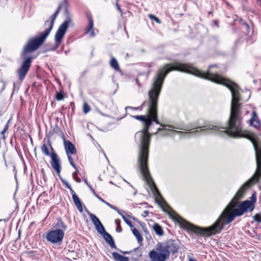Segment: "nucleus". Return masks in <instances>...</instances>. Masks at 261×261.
<instances>
[{
	"instance_id": "obj_6",
	"label": "nucleus",
	"mask_w": 261,
	"mask_h": 261,
	"mask_svg": "<svg viewBox=\"0 0 261 261\" xmlns=\"http://www.w3.org/2000/svg\"><path fill=\"white\" fill-rule=\"evenodd\" d=\"M64 236V232L60 229H56L49 231L46 236L47 240L54 244H60Z\"/></svg>"
},
{
	"instance_id": "obj_32",
	"label": "nucleus",
	"mask_w": 261,
	"mask_h": 261,
	"mask_svg": "<svg viewBox=\"0 0 261 261\" xmlns=\"http://www.w3.org/2000/svg\"><path fill=\"white\" fill-rule=\"evenodd\" d=\"M72 176H73V178L74 179V180L75 181H76L77 182H81V180L80 178H78L76 176V172H74V173H73Z\"/></svg>"
},
{
	"instance_id": "obj_11",
	"label": "nucleus",
	"mask_w": 261,
	"mask_h": 261,
	"mask_svg": "<svg viewBox=\"0 0 261 261\" xmlns=\"http://www.w3.org/2000/svg\"><path fill=\"white\" fill-rule=\"evenodd\" d=\"M49 148L51 149V152H53L54 149L53 148L49 141H48V145L46 144L45 143H43L41 146V151L42 152L47 156H50L51 153L49 152Z\"/></svg>"
},
{
	"instance_id": "obj_41",
	"label": "nucleus",
	"mask_w": 261,
	"mask_h": 261,
	"mask_svg": "<svg viewBox=\"0 0 261 261\" xmlns=\"http://www.w3.org/2000/svg\"><path fill=\"white\" fill-rule=\"evenodd\" d=\"M161 125L163 126L162 129H165V128H164V127L166 126L165 125H164L163 124H161Z\"/></svg>"
},
{
	"instance_id": "obj_35",
	"label": "nucleus",
	"mask_w": 261,
	"mask_h": 261,
	"mask_svg": "<svg viewBox=\"0 0 261 261\" xmlns=\"http://www.w3.org/2000/svg\"><path fill=\"white\" fill-rule=\"evenodd\" d=\"M116 7H117V10H118L120 12H122V10H121V8H120V6H119V4H118V2H116Z\"/></svg>"
},
{
	"instance_id": "obj_43",
	"label": "nucleus",
	"mask_w": 261,
	"mask_h": 261,
	"mask_svg": "<svg viewBox=\"0 0 261 261\" xmlns=\"http://www.w3.org/2000/svg\"><path fill=\"white\" fill-rule=\"evenodd\" d=\"M136 82H137V84L138 85H140V84L139 83V81L138 80H136Z\"/></svg>"
},
{
	"instance_id": "obj_28",
	"label": "nucleus",
	"mask_w": 261,
	"mask_h": 261,
	"mask_svg": "<svg viewBox=\"0 0 261 261\" xmlns=\"http://www.w3.org/2000/svg\"><path fill=\"white\" fill-rule=\"evenodd\" d=\"M148 17L149 18H150L152 20H154L155 22H156L158 23H161V21L160 20L157 18L156 17H155V16H154L152 14H149L148 15Z\"/></svg>"
},
{
	"instance_id": "obj_16",
	"label": "nucleus",
	"mask_w": 261,
	"mask_h": 261,
	"mask_svg": "<svg viewBox=\"0 0 261 261\" xmlns=\"http://www.w3.org/2000/svg\"><path fill=\"white\" fill-rule=\"evenodd\" d=\"M132 230L133 231L134 235L137 238L138 242L139 243H141L143 241V238L142 237L141 234L139 231V230L137 229H136V228H134V227L133 228H132Z\"/></svg>"
},
{
	"instance_id": "obj_7",
	"label": "nucleus",
	"mask_w": 261,
	"mask_h": 261,
	"mask_svg": "<svg viewBox=\"0 0 261 261\" xmlns=\"http://www.w3.org/2000/svg\"><path fill=\"white\" fill-rule=\"evenodd\" d=\"M32 62V58L29 57L26 58L23 62L21 66L18 70V76L20 81H22L25 77L27 72H28L31 64Z\"/></svg>"
},
{
	"instance_id": "obj_8",
	"label": "nucleus",
	"mask_w": 261,
	"mask_h": 261,
	"mask_svg": "<svg viewBox=\"0 0 261 261\" xmlns=\"http://www.w3.org/2000/svg\"><path fill=\"white\" fill-rule=\"evenodd\" d=\"M50 157L51 159L50 164L52 167L58 174H60L61 172V166L58 155L56 153L52 152H51Z\"/></svg>"
},
{
	"instance_id": "obj_24",
	"label": "nucleus",
	"mask_w": 261,
	"mask_h": 261,
	"mask_svg": "<svg viewBox=\"0 0 261 261\" xmlns=\"http://www.w3.org/2000/svg\"><path fill=\"white\" fill-rule=\"evenodd\" d=\"M115 222V223L117 225V227L116 228V231L117 232H121L122 230V229L120 226V220L119 219H116Z\"/></svg>"
},
{
	"instance_id": "obj_3",
	"label": "nucleus",
	"mask_w": 261,
	"mask_h": 261,
	"mask_svg": "<svg viewBox=\"0 0 261 261\" xmlns=\"http://www.w3.org/2000/svg\"><path fill=\"white\" fill-rule=\"evenodd\" d=\"M60 10V6H59L56 12L52 15V19L50 22L46 21V25H48L49 28L46 29L38 37L31 39L29 40L27 44L24 47L22 53V56L24 57L27 53H32L36 50L44 41L51 31L54 24V21L57 17Z\"/></svg>"
},
{
	"instance_id": "obj_25",
	"label": "nucleus",
	"mask_w": 261,
	"mask_h": 261,
	"mask_svg": "<svg viewBox=\"0 0 261 261\" xmlns=\"http://www.w3.org/2000/svg\"><path fill=\"white\" fill-rule=\"evenodd\" d=\"M253 219L256 222L261 223V214H256L253 217Z\"/></svg>"
},
{
	"instance_id": "obj_46",
	"label": "nucleus",
	"mask_w": 261,
	"mask_h": 261,
	"mask_svg": "<svg viewBox=\"0 0 261 261\" xmlns=\"http://www.w3.org/2000/svg\"><path fill=\"white\" fill-rule=\"evenodd\" d=\"M202 127H203L199 126V127H198V128H202Z\"/></svg>"
},
{
	"instance_id": "obj_23",
	"label": "nucleus",
	"mask_w": 261,
	"mask_h": 261,
	"mask_svg": "<svg viewBox=\"0 0 261 261\" xmlns=\"http://www.w3.org/2000/svg\"><path fill=\"white\" fill-rule=\"evenodd\" d=\"M90 111V107L88 104L85 102L83 105V112L84 113L87 114Z\"/></svg>"
},
{
	"instance_id": "obj_47",
	"label": "nucleus",
	"mask_w": 261,
	"mask_h": 261,
	"mask_svg": "<svg viewBox=\"0 0 261 261\" xmlns=\"http://www.w3.org/2000/svg\"><path fill=\"white\" fill-rule=\"evenodd\" d=\"M116 2H118V0H116Z\"/></svg>"
},
{
	"instance_id": "obj_12",
	"label": "nucleus",
	"mask_w": 261,
	"mask_h": 261,
	"mask_svg": "<svg viewBox=\"0 0 261 261\" xmlns=\"http://www.w3.org/2000/svg\"><path fill=\"white\" fill-rule=\"evenodd\" d=\"M100 233L103 234L105 240L107 242L109 243V244L112 248L115 247L113 239L109 233L106 232L105 231L103 232Z\"/></svg>"
},
{
	"instance_id": "obj_10",
	"label": "nucleus",
	"mask_w": 261,
	"mask_h": 261,
	"mask_svg": "<svg viewBox=\"0 0 261 261\" xmlns=\"http://www.w3.org/2000/svg\"><path fill=\"white\" fill-rule=\"evenodd\" d=\"M64 146H65V149L66 150V152L67 154V155H69V154H74L76 153V149L72 143H71L69 141H65L64 140Z\"/></svg>"
},
{
	"instance_id": "obj_13",
	"label": "nucleus",
	"mask_w": 261,
	"mask_h": 261,
	"mask_svg": "<svg viewBox=\"0 0 261 261\" xmlns=\"http://www.w3.org/2000/svg\"><path fill=\"white\" fill-rule=\"evenodd\" d=\"M72 199L78 210L80 212H83V210L82 203L78 196L76 195H73V197H72Z\"/></svg>"
},
{
	"instance_id": "obj_1",
	"label": "nucleus",
	"mask_w": 261,
	"mask_h": 261,
	"mask_svg": "<svg viewBox=\"0 0 261 261\" xmlns=\"http://www.w3.org/2000/svg\"><path fill=\"white\" fill-rule=\"evenodd\" d=\"M239 110L240 109L236 110L234 105H232L230 117L228 121L227 129H226L227 127L221 125H211V127L200 129V131L204 132L205 134H211L222 137L246 138L251 142L255 150L257 165L255 173L247 182L239 189L219 219L213 225L208 228H200L189 223L182 219L167 205L164 201L160 203L164 211L167 212L170 217L177 222L181 227L195 233L210 236L219 233L224 228V225L232 221L235 217L242 215L247 211L251 212L254 208V204L256 202V197L254 195L251 197V200L244 201L239 205L238 208H236L238 201L242 198L246 188L252 183L258 181L261 175V141L258 139L252 136L248 131L242 129Z\"/></svg>"
},
{
	"instance_id": "obj_14",
	"label": "nucleus",
	"mask_w": 261,
	"mask_h": 261,
	"mask_svg": "<svg viewBox=\"0 0 261 261\" xmlns=\"http://www.w3.org/2000/svg\"><path fill=\"white\" fill-rule=\"evenodd\" d=\"M112 255L116 261H129L127 257L121 255L117 252H113Z\"/></svg>"
},
{
	"instance_id": "obj_15",
	"label": "nucleus",
	"mask_w": 261,
	"mask_h": 261,
	"mask_svg": "<svg viewBox=\"0 0 261 261\" xmlns=\"http://www.w3.org/2000/svg\"><path fill=\"white\" fill-rule=\"evenodd\" d=\"M110 65L117 71H120V69L119 67V64L116 59L114 57H112L110 61Z\"/></svg>"
},
{
	"instance_id": "obj_36",
	"label": "nucleus",
	"mask_w": 261,
	"mask_h": 261,
	"mask_svg": "<svg viewBox=\"0 0 261 261\" xmlns=\"http://www.w3.org/2000/svg\"><path fill=\"white\" fill-rule=\"evenodd\" d=\"M71 194H72V197H73V195H76L73 190L72 189L71 187H70V189H69Z\"/></svg>"
},
{
	"instance_id": "obj_4",
	"label": "nucleus",
	"mask_w": 261,
	"mask_h": 261,
	"mask_svg": "<svg viewBox=\"0 0 261 261\" xmlns=\"http://www.w3.org/2000/svg\"><path fill=\"white\" fill-rule=\"evenodd\" d=\"M65 14L66 18L64 22L60 25L55 35V42L57 46L60 45L68 27H73L74 26L72 18L67 10H66Z\"/></svg>"
},
{
	"instance_id": "obj_18",
	"label": "nucleus",
	"mask_w": 261,
	"mask_h": 261,
	"mask_svg": "<svg viewBox=\"0 0 261 261\" xmlns=\"http://www.w3.org/2000/svg\"><path fill=\"white\" fill-rule=\"evenodd\" d=\"M87 34L89 35L90 37L95 36L94 29H93V22L92 19L89 20V30H87Z\"/></svg>"
},
{
	"instance_id": "obj_30",
	"label": "nucleus",
	"mask_w": 261,
	"mask_h": 261,
	"mask_svg": "<svg viewBox=\"0 0 261 261\" xmlns=\"http://www.w3.org/2000/svg\"><path fill=\"white\" fill-rule=\"evenodd\" d=\"M250 125L255 128H257L259 126V120H255V122H252V124H250Z\"/></svg>"
},
{
	"instance_id": "obj_17",
	"label": "nucleus",
	"mask_w": 261,
	"mask_h": 261,
	"mask_svg": "<svg viewBox=\"0 0 261 261\" xmlns=\"http://www.w3.org/2000/svg\"><path fill=\"white\" fill-rule=\"evenodd\" d=\"M153 229L156 234L159 236H162L164 234L163 230L162 227L158 224H154L153 226Z\"/></svg>"
},
{
	"instance_id": "obj_29",
	"label": "nucleus",
	"mask_w": 261,
	"mask_h": 261,
	"mask_svg": "<svg viewBox=\"0 0 261 261\" xmlns=\"http://www.w3.org/2000/svg\"><path fill=\"white\" fill-rule=\"evenodd\" d=\"M56 98L57 100H62L64 99V96L61 93H57L56 95Z\"/></svg>"
},
{
	"instance_id": "obj_37",
	"label": "nucleus",
	"mask_w": 261,
	"mask_h": 261,
	"mask_svg": "<svg viewBox=\"0 0 261 261\" xmlns=\"http://www.w3.org/2000/svg\"><path fill=\"white\" fill-rule=\"evenodd\" d=\"M96 196L98 198V199L99 200H100L101 201H102V202L105 203V202H106V201H105L104 200H103L101 198H100V197H99L98 196H97V195H96Z\"/></svg>"
},
{
	"instance_id": "obj_20",
	"label": "nucleus",
	"mask_w": 261,
	"mask_h": 261,
	"mask_svg": "<svg viewBox=\"0 0 261 261\" xmlns=\"http://www.w3.org/2000/svg\"><path fill=\"white\" fill-rule=\"evenodd\" d=\"M122 217V218H123V219L124 220V221H125V222L132 228L133 227V225L132 224V222H131L130 220H129V219H128L127 218V217L124 216L123 214H122L121 213V215H120Z\"/></svg>"
},
{
	"instance_id": "obj_22",
	"label": "nucleus",
	"mask_w": 261,
	"mask_h": 261,
	"mask_svg": "<svg viewBox=\"0 0 261 261\" xmlns=\"http://www.w3.org/2000/svg\"><path fill=\"white\" fill-rule=\"evenodd\" d=\"M176 133H178V134H186V132H179V131H177V130H173L172 129H169V130H167L166 135H174V134H176Z\"/></svg>"
},
{
	"instance_id": "obj_33",
	"label": "nucleus",
	"mask_w": 261,
	"mask_h": 261,
	"mask_svg": "<svg viewBox=\"0 0 261 261\" xmlns=\"http://www.w3.org/2000/svg\"><path fill=\"white\" fill-rule=\"evenodd\" d=\"M62 182L68 189H70L71 186L66 180H62Z\"/></svg>"
},
{
	"instance_id": "obj_39",
	"label": "nucleus",
	"mask_w": 261,
	"mask_h": 261,
	"mask_svg": "<svg viewBox=\"0 0 261 261\" xmlns=\"http://www.w3.org/2000/svg\"><path fill=\"white\" fill-rule=\"evenodd\" d=\"M168 126H169V127H170V128H175V127H174V126H172V125H168Z\"/></svg>"
},
{
	"instance_id": "obj_26",
	"label": "nucleus",
	"mask_w": 261,
	"mask_h": 261,
	"mask_svg": "<svg viewBox=\"0 0 261 261\" xmlns=\"http://www.w3.org/2000/svg\"><path fill=\"white\" fill-rule=\"evenodd\" d=\"M9 121H8L7 122V123H6V124L5 126V127H4V129L1 132V134L3 136V139H5V136L4 134L7 132V130H8V129L9 128Z\"/></svg>"
},
{
	"instance_id": "obj_2",
	"label": "nucleus",
	"mask_w": 261,
	"mask_h": 261,
	"mask_svg": "<svg viewBox=\"0 0 261 261\" xmlns=\"http://www.w3.org/2000/svg\"><path fill=\"white\" fill-rule=\"evenodd\" d=\"M216 67L211 65L206 72H203L188 64L175 63L173 64H167L160 69L154 77L150 90L148 92L149 100L148 102V116L137 115L133 116L136 119L144 122V128L136 134L141 140L140 149L138 157V163L141 174L153 193L156 200L160 203L164 202V199L158 190L152 178H151L147 166L150 135L148 129L152 121L159 124L157 118V106L158 98L160 94L162 85L166 75L171 71L177 70L190 73L198 77L210 80L217 84L224 85L227 87L231 93V109L233 102L236 110L240 108L239 101L241 100L240 88L237 85L229 80L221 76L213 71L212 69Z\"/></svg>"
},
{
	"instance_id": "obj_38",
	"label": "nucleus",
	"mask_w": 261,
	"mask_h": 261,
	"mask_svg": "<svg viewBox=\"0 0 261 261\" xmlns=\"http://www.w3.org/2000/svg\"><path fill=\"white\" fill-rule=\"evenodd\" d=\"M89 30V23L88 24V27L85 29L86 33H87V30Z\"/></svg>"
},
{
	"instance_id": "obj_42",
	"label": "nucleus",
	"mask_w": 261,
	"mask_h": 261,
	"mask_svg": "<svg viewBox=\"0 0 261 261\" xmlns=\"http://www.w3.org/2000/svg\"><path fill=\"white\" fill-rule=\"evenodd\" d=\"M189 261H196V260H194L193 259H192V258H190L189 259Z\"/></svg>"
},
{
	"instance_id": "obj_45",
	"label": "nucleus",
	"mask_w": 261,
	"mask_h": 261,
	"mask_svg": "<svg viewBox=\"0 0 261 261\" xmlns=\"http://www.w3.org/2000/svg\"><path fill=\"white\" fill-rule=\"evenodd\" d=\"M144 213H146V215H147V213H147V212H146V211H144Z\"/></svg>"
},
{
	"instance_id": "obj_27",
	"label": "nucleus",
	"mask_w": 261,
	"mask_h": 261,
	"mask_svg": "<svg viewBox=\"0 0 261 261\" xmlns=\"http://www.w3.org/2000/svg\"><path fill=\"white\" fill-rule=\"evenodd\" d=\"M105 203L108 206H109L110 207H111V208L114 210L115 211H116V212H118V213L119 214V215H121V212L118 210V208H117L116 207L113 206V205L109 203L108 202H105Z\"/></svg>"
},
{
	"instance_id": "obj_44",
	"label": "nucleus",
	"mask_w": 261,
	"mask_h": 261,
	"mask_svg": "<svg viewBox=\"0 0 261 261\" xmlns=\"http://www.w3.org/2000/svg\"><path fill=\"white\" fill-rule=\"evenodd\" d=\"M85 183H86V184L88 186V187H90V188H91V186H89V185L88 184V183H87V181H86V180H85Z\"/></svg>"
},
{
	"instance_id": "obj_9",
	"label": "nucleus",
	"mask_w": 261,
	"mask_h": 261,
	"mask_svg": "<svg viewBox=\"0 0 261 261\" xmlns=\"http://www.w3.org/2000/svg\"><path fill=\"white\" fill-rule=\"evenodd\" d=\"M91 221L94 224L95 228L99 233H102L105 231V228L102 225L99 219L94 214L88 213Z\"/></svg>"
},
{
	"instance_id": "obj_31",
	"label": "nucleus",
	"mask_w": 261,
	"mask_h": 261,
	"mask_svg": "<svg viewBox=\"0 0 261 261\" xmlns=\"http://www.w3.org/2000/svg\"><path fill=\"white\" fill-rule=\"evenodd\" d=\"M68 160H69V162L70 164V165L73 167H74V168H75V166L74 165V164L73 163V159L72 158H71V156H70L69 155H68Z\"/></svg>"
},
{
	"instance_id": "obj_40",
	"label": "nucleus",
	"mask_w": 261,
	"mask_h": 261,
	"mask_svg": "<svg viewBox=\"0 0 261 261\" xmlns=\"http://www.w3.org/2000/svg\"><path fill=\"white\" fill-rule=\"evenodd\" d=\"M197 132H198V131L197 130H195V131L192 132H191L190 133L191 134H194V133H197Z\"/></svg>"
},
{
	"instance_id": "obj_21",
	"label": "nucleus",
	"mask_w": 261,
	"mask_h": 261,
	"mask_svg": "<svg viewBox=\"0 0 261 261\" xmlns=\"http://www.w3.org/2000/svg\"><path fill=\"white\" fill-rule=\"evenodd\" d=\"M255 120H259L257 118V114L255 111L252 112V117L249 120L250 124H252V122L255 121Z\"/></svg>"
},
{
	"instance_id": "obj_5",
	"label": "nucleus",
	"mask_w": 261,
	"mask_h": 261,
	"mask_svg": "<svg viewBox=\"0 0 261 261\" xmlns=\"http://www.w3.org/2000/svg\"><path fill=\"white\" fill-rule=\"evenodd\" d=\"M169 254L168 246L159 243L156 246V250H151L149 255L152 261H165Z\"/></svg>"
},
{
	"instance_id": "obj_34",
	"label": "nucleus",
	"mask_w": 261,
	"mask_h": 261,
	"mask_svg": "<svg viewBox=\"0 0 261 261\" xmlns=\"http://www.w3.org/2000/svg\"><path fill=\"white\" fill-rule=\"evenodd\" d=\"M126 109H133V110H142V106L137 107V108H134V107H127Z\"/></svg>"
},
{
	"instance_id": "obj_19",
	"label": "nucleus",
	"mask_w": 261,
	"mask_h": 261,
	"mask_svg": "<svg viewBox=\"0 0 261 261\" xmlns=\"http://www.w3.org/2000/svg\"><path fill=\"white\" fill-rule=\"evenodd\" d=\"M57 226L59 228V229L62 230L63 231L66 230L67 228L66 226L60 219L58 220V222L57 223Z\"/></svg>"
}]
</instances>
